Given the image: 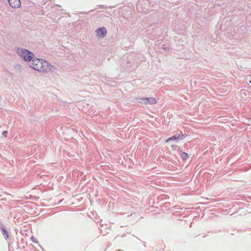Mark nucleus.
<instances>
[{"label":"nucleus","instance_id":"obj_11","mask_svg":"<svg viewBox=\"0 0 251 251\" xmlns=\"http://www.w3.org/2000/svg\"><path fill=\"white\" fill-rule=\"evenodd\" d=\"M31 240L33 242H37V241L34 239V237H31Z\"/></svg>","mask_w":251,"mask_h":251},{"label":"nucleus","instance_id":"obj_5","mask_svg":"<svg viewBox=\"0 0 251 251\" xmlns=\"http://www.w3.org/2000/svg\"><path fill=\"white\" fill-rule=\"evenodd\" d=\"M8 3L12 8H19L21 6L20 0H8Z\"/></svg>","mask_w":251,"mask_h":251},{"label":"nucleus","instance_id":"obj_3","mask_svg":"<svg viewBox=\"0 0 251 251\" xmlns=\"http://www.w3.org/2000/svg\"><path fill=\"white\" fill-rule=\"evenodd\" d=\"M142 102L145 104H153L157 103V101L154 98H143L141 99Z\"/></svg>","mask_w":251,"mask_h":251},{"label":"nucleus","instance_id":"obj_7","mask_svg":"<svg viewBox=\"0 0 251 251\" xmlns=\"http://www.w3.org/2000/svg\"><path fill=\"white\" fill-rule=\"evenodd\" d=\"M181 156L184 160H187L189 158L188 154L184 152H181Z\"/></svg>","mask_w":251,"mask_h":251},{"label":"nucleus","instance_id":"obj_9","mask_svg":"<svg viewBox=\"0 0 251 251\" xmlns=\"http://www.w3.org/2000/svg\"><path fill=\"white\" fill-rule=\"evenodd\" d=\"M165 246L163 244H161L160 245V248L161 249L164 250L165 249Z\"/></svg>","mask_w":251,"mask_h":251},{"label":"nucleus","instance_id":"obj_10","mask_svg":"<svg viewBox=\"0 0 251 251\" xmlns=\"http://www.w3.org/2000/svg\"><path fill=\"white\" fill-rule=\"evenodd\" d=\"M7 131H4L2 133V134L4 136V137H6L7 136Z\"/></svg>","mask_w":251,"mask_h":251},{"label":"nucleus","instance_id":"obj_12","mask_svg":"<svg viewBox=\"0 0 251 251\" xmlns=\"http://www.w3.org/2000/svg\"><path fill=\"white\" fill-rule=\"evenodd\" d=\"M250 83L251 84V80L249 81Z\"/></svg>","mask_w":251,"mask_h":251},{"label":"nucleus","instance_id":"obj_6","mask_svg":"<svg viewBox=\"0 0 251 251\" xmlns=\"http://www.w3.org/2000/svg\"><path fill=\"white\" fill-rule=\"evenodd\" d=\"M183 134H180L179 135H178V136H173L170 138H169L168 139H167L165 141L166 142H169V141H176V140H177L178 139H182L183 137Z\"/></svg>","mask_w":251,"mask_h":251},{"label":"nucleus","instance_id":"obj_2","mask_svg":"<svg viewBox=\"0 0 251 251\" xmlns=\"http://www.w3.org/2000/svg\"><path fill=\"white\" fill-rule=\"evenodd\" d=\"M17 53L26 61H30L34 56L33 53L25 49H18Z\"/></svg>","mask_w":251,"mask_h":251},{"label":"nucleus","instance_id":"obj_4","mask_svg":"<svg viewBox=\"0 0 251 251\" xmlns=\"http://www.w3.org/2000/svg\"><path fill=\"white\" fill-rule=\"evenodd\" d=\"M96 35L98 37L100 38H103L105 37L107 34V31L105 27H102L100 28H98L96 31Z\"/></svg>","mask_w":251,"mask_h":251},{"label":"nucleus","instance_id":"obj_1","mask_svg":"<svg viewBox=\"0 0 251 251\" xmlns=\"http://www.w3.org/2000/svg\"><path fill=\"white\" fill-rule=\"evenodd\" d=\"M30 67L40 72H47L51 70L52 66L47 61L35 58L32 60Z\"/></svg>","mask_w":251,"mask_h":251},{"label":"nucleus","instance_id":"obj_8","mask_svg":"<svg viewBox=\"0 0 251 251\" xmlns=\"http://www.w3.org/2000/svg\"><path fill=\"white\" fill-rule=\"evenodd\" d=\"M3 234L5 236L6 238H7L9 236L8 232L5 229L2 228V229Z\"/></svg>","mask_w":251,"mask_h":251}]
</instances>
